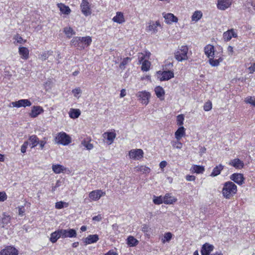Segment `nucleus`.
<instances>
[{
    "label": "nucleus",
    "instance_id": "obj_51",
    "mask_svg": "<svg viewBox=\"0 0 255 255\" xmlns=\"http://www.w3.org/2000/svg\"><path fill=\"white\" fill-rule=\"evenodd\" d=\"M65 207H67L68 203L62 201L57 202L55 204V208L58 209H61Z\"/></svg>",
    "mask_w": 255,
    "mask_h": 255
},
{
    "label": "nucleus",
    "instance_id": "obj_10",
    "mask_svg": "<svg viewBox=\"0 0 255 255\" xmlns=\"http://www.w3.org/2000/svg\"><path fill=\"white\" fill-rule=\"evenodd\" d=\"M11 105L13 107H26L30 106L31 105V102L28 99H22L18 101L12 102Z\"/></svg>",
    "mask_w": 255,
    "mask_h": 255
},
{
    "label": "nucleus",
    "instance_id": "obj_31",
    "mask_svg": "<svg viewBox=\"0 0 255 255\" xmlns=\"http://www.w3.org/2000/svg\"><path fill=\"white\" fill-rule=\"evenodd\" d=\"M154 91L156 96L161 100L163 99L165 94L164 89L160 86H157L155 88Z\"/></svg>",
    "mask_w": 255,
    "mask_h": 255
},
{
    "label": "nucleus",
    "instance_id": "obj_4",
    "mask_svg": "<svg viewBox=\"0 0 255 255\" xmlns=\"http://www.w3.org/2000/svg\"><path fill=\"white\" fill-rule=\"evenodd\" d=\"M188 48L187 46H181L175 53V58L178 61L188 59Z\"/></svg>",
    "mask_w": 255,
    "mask_h": 255
},
{
    "label": "nucleus",
    "instance_id": "obj_2",
    "mask_svg": "<svg viewBox=\"0 0 255 255\" xmlns=\"http://www.w3.org/2000/svg\"><path fill=\"white\" fill-rule=\"evenodd\" d=\"M237 186L233 182L229 181L225 183L222 194L225 198L230 199L237 193Z\"/></svg>",
    "mask_w": 255,
    "mask_h": 255
},
{
    "label": "nucleus",
    "instance_id": "obj_8",
    "mask_svg": "<svg viewBox=\"0 0 255 255\" xmlns=\"http://www.w3.org/2000/svg\"><path fill=\"white\" fill-rule=\"evenodd\" d=\"M62 238H75L77 236L76 231L73 229H60Z\"/></svg>",
    "mask_w": 255,
    "mask_h": 255
},
{
    "label": "nucleus",
    "instance_id": "obj_46",
    "mask_svg": "<svg viewBox=\"0 0 255 255\" xmlns=\"http://www.w3.org/2000/svg\"><path fill=\"white\" fill-rule=\"evenodd\" d=\"M172 237V235L171 233L168 232L166 233L163 239H162V242L163 243H165L166 242H169Z\"/></svg>",
    "mask_w": 255,
    "mask_h": 255
},
{
    "label": "nucleus",
    "instance_id": "obj_25",
    "mask_svg": "<svg viewBox=\"0 0 255 255\" xmlns=\"http://www.w3.org/2000/svg\"><path fill=\"white\" fill-rule=\"evenodd\" d=\"M57 7L59 8L61 13L65 15L69 14L71 11L68 6H67L62 3H58Z\"/></svg>",
    "mask_w": 255,
    "mask_h": 255
},
{
    "label": "nucleus",
    "instance_id": "obj_27",
    "mask_svg": "<svg viewBox=\"0 0 255 255\" xmlns=\"http://www.w3.org/2000/svg\"><path fill=\"white\" fill-rule=\"evenodd\" d=\"M185 134V129L183 127H180L175 132V137L176 139H181Z\"/></svg>",
    "mask_w": 255,
    "mask_h": 255
},
{
    "label": "nucleus",
    "instance_id": "obj_20",
    "mask_svg": "<svg viewBox=\"0 0 255 255\" xmlns=\"http://www.w3.org/2000/svg\"><path fill=\"white\" fill-rule=\"evenodd\" d=\"M43 112V110L40 106H33L32 108L31 113L29 114V116L31 118H36Z\"/></svg>",
    "mask_w": 255,
    "mask_h": 255
},
{
    "label": "nucleus",
    "instance_id": "obj_38",
    "mask_svg": "<svg viewBox=\"0 0 255 255\" xmlns=\"http://www.w3.org/2000/svg\"><path fill=\"white\" fill-rule=\"evenodd\" d=\"M191 170L193 172L198 174L202 173L204 171V167L202 166L194 165L192 167Z\"/></svg>",
    "mask_w": 255,
    "mask_h": 255
},
{
    "label": "nucleus",
    "instance_id": "obj_58",
    "mask_svg": "<svg viewBox=\"0 0 255 255\" xmlns=\"http://www.w3.org/2000/svg\"><path fill=\"white\" fill-rule=\"evenodd\" d=\"M102 217L101 215H98L97 216H94L93 217L92 219L93 221L99 222L102 219Z\"/></svg>",
    "mask_w": 255,
    "mask_h": 255
},
{
    "label": "nucleus",
    "instance_id": "obj_26",
    "mask_svg": "<svg viewBox=\"0 0 255 255\" xmlns=\"http://www.w3.org/2000/svg\"><path fill=\"white\" fill-rule=\"evenodd\" d=\"M112 20L115 22L120 24L125 21L124 14L122 12H117L116 13V15L113 18Z\"/></svg>",
    "mask_w": 255,
    "mask_h": 255
},
{
    "label": "nucleus",
    "instance_id": "obj_54",
    "mask_svg": "<svg viewBox=\"0 0 255 255\" xmlns=\"http://www.w3.org/2000/svg\"><path fill=\"white\" fill-rule=\"evenodd\" d=\"M7 199V195L4 192H0V201L3 202Z\"/></svg>",
    "mask_w": 255,
    "mask_h": 255
},
{
    "label": "nucleus",
    "instance_id": "obj_28",
    "mask_svg": "<svg viewBox=\"0 0 255 255\" xmlns=\"http://www.w3.org/2000/svg\"><path fill=\"white\" fill-rule=\"evenodd\" d=\"M60 238H62L60 233V230H58L51 234L50 241L52 243H55Z\"/></svg>",
    "mask_w": 255,
    "mask_h": 255
},
{
    "label": "nucleus",
    "instance_id": "obj_53",
    "mask_svg": "<svg viewBox=\"0 0 255 255\" xmlns=\"http://www.w3.org/2000/svg\"><path fill=\"white\" fill-rule=\"evenodd\" d=\"M212 108V104L211 102L208 101L204 105V110L205 111H209Z\"/></svg>",
    "mask_w": 255,
    "mask_h": 255
},
{
    "label": "nucleus",
    "instance_id": "obj_43",
    "mask_svg": "<svg viewBox=\"0 0 255 255\" xmlns=\"http://www.w3.org/2000/svg\"><path fill=\"white\" fill-rule=\"evenodd\" d=\"M138 241L133 237L129 236L128 238V244L130 247L136 246L138 243Z\"/></svg>",
    "mask_w": 255,
    "mask_h": 255
},
{
    "label": "nucleus",
    "instance_id": "obj_23",
    "mask_svg": "<svg viewBox=\"0 0 255 255\" xmlns=\"http://www.w3.org/2000/svg\"><path fill=\"white\" fill-rule=\"evenodd\" d=\"M103 137L107 139L108 144H112L116 137V134L114 132H106L103 134Z\"/></svg>",
    "mask_w": 255,
    "mask_h": 255
},
{
    "label": "nucleus",
    "instance_id": "obj_18",
    "mask_svg": "<svg viewBox=\"0 0 255 255\" xmlns=\"http://www.w3.org/2000/svg\"><path fill=\"white\" fill-rule=\"evenodd\" d=\"M204 52L208 58L214 57L215 48L213 45L211 44L206 45L204 48Z\"/></svg>",
    "mask_w": 255,
    "mask_h": 255
},
{
    "label": "nucleus",
    "instance_id": "obj_37",
    "mask_svg": "<svg viewBox=\"0 0 255 255\" xmlns=\"http://www.w3.org/2000/svg\"><path fill=\"white\" fill-rule=\"evenodd\" d=\"M29 140L32 144L31 148L35 147L39 143V139L35 135L30 136Z\"/></svg>",
    "mask_w": 255,
    "mask_h": 255
},
{
    "label": "nucleus",
    "instance_id": "obj_36",
    "mask_svg": "<svg viewBox=\"0 0 255 255\" xmlns=\"http://www.w3.org/2000/svg\"><path fill=\"white\" fill-rule=\"evenodd\" d=\"M214 57L209 58V62L210 64L213 67L218 66L220 63L223 61L222 58H219L218 59H214Z\"/></svg>",
    "mask_w": 255,
    "mask_h": 255
},
{
    "label": "nucleus",
    "instance_id": "obj_56",
    "mask_svg": "<svg viewBox=\"0 0 255 255\" xmlns=\"http://www.w3.org/2000/svg\"><path fill=\"white\" fill-rule=\"evenodd\" d=\"M18 214H19V215H20L21 216H23V213L25 212L24 207L22 206L18 207Z\"/></svg>",
    "mask_w": 255,
    "mask_h": 255
},
{
    "label": "nucleus",
    "instance_id": "obj_52",
    "mask_svg": "<svg viewBox=\"0 0 255 255\" xmlns=\"http://www.w3.org/2000/svg\"><path fill=\"white\" fill-rule=\"evenodd\" d=\"M82 144L84 146H85L88 150H91L93 148V145L92 143H91L86 140L82 141Z\"/></svg>",
    "mask_w": 255,
    "mask_h": 255
},
{
    "label": "nucleus",
    "instance_id": "obj_63",
    "mask_svg": "<svg viewBox=\"0 0 255 255\" xmlns=\"http://www.w3.org/2000/svg\"><path fill=\"white\" fill-rule=\"evenodd\" d=\"M166 165L167 162L165 161H162L159 164V166L161 168L163 169L166 166Z\"/></svg>",
    "mask_w": 255,
    "mask_h": 255
},
{
    "label": "nucleus",
    "instance_id": "obj_48",
    "mask_svg": "<svg viewBox=\"0 0 255 255\" xmlns=\"http://www.w3.org/2000/svg\"><path fill=\"white\" fill-rule=\"evenodd\" d=\"M184 120V115L182 114L179 115L177 117V125L180 127H183V121Z\"/></svg>",
    "mask_w": 255,
    "mask_h": 255
},
{
    "label": "nucleus",
    "instance_id": "obj_45",
    "mask_svg": "<svg viewBox=\"0 0 255 255\" xmlns=\"http://www.w3.org/2000/svg\"><path fill=\"white\" fill-rule=\"evenodd\" d=\"M153 202L156 205H160L162 203H164L163 198L161 196L158 197L154 196Z\"/></svg>",
    "mask_w": 255,
    "mask_h": 255
},
{
    "label": "nucleus",
    "instance_id": "obj_32",
    "mask_svg": "<svg viewBox=\"0 0 255 255\" xmlns=\"http://www.w3.org/2000/svg\"><path fill=\"white\" fill-rule=\"evenodd\" d=\"M163 198L164 203L166 204H171L176 201V199L169 194H166Z\"/></svg>",
    "mask_w": 255,
    "mask_h": 255
},
{
    "label": "nucleus",
    "instance_id": "obj_47",
    "mask_svg": "<svg viewBox=\"0 0 255 255\" xmlns=\"http://www.w3.org/2000/svg\"><path fill=\"white\" fill-rule=\"evenodd\" d=\"M245 102L247 104H250L255 106V97L249 96L245 98Z\"/></svg>",
    "mask_w": 255,
    "mask_h": 255
},
{
    "label": "nucleus",
    "instance_id": "obj_14",
    "mask_svg": "<svg viewBox=\"0 0 255 255\" xmlns=\"http://www.w3.org/2000/svg\"><path fill=\"white\" fill-rule=\"evenodd\" d=\"M162 14L165 19V22L167 24H170L173 22H177L178 21V18L172 13H163Z\"/></svg>",
    "mask_w": 255,
    "mask_h": 255
},
{
    "label": "nucleus",
    "instance_id": "obj_15",
    "mask_svg": "<svg viewBox=\"0 0 255 255\" xmlns=\"http://www.w3.org/2000/svg\"><path fill=\"white\" fill-rule=\"evenodd\" d=\"M18 251L14 247H7L0 252V255H17Z\"/></svg>",
    "mask_w": 255,
    "mask_h": 255
},
{
    "label": "nucleus",
    "instance_id": "obj_22",
    "mask_svg": "<svg viewBox=\"0 0 255 255\" xmlns=\"http://www.w3.org/2000/svg\"><path fill=\"white\" fill-rule=\"evenodd\" d=\"M18 52L22 59L26 60L29 58V50L26 47H19Z\"/></svg>",
    "mask_w": 255,
    "mask_h": 255
},
{
    "label": "nucleus",
    "instance_id": "obj_12",
    "mask_svg": "<svg viewBox=\"0 0 255 255\" xmlns=\"http://www.w3.org/2000/svg\"><path fill=\"white\" fill-rule=\"evenodd\" d=\"M158 26H161L159 21H156L155 22L154 21H150L148 23V25L147 26L146 30L147 32L155 33L158 31L157 27Z\"/></svg>",
    "mask_w": 255,
    "mask_h": 255
},
{
    "label": "nucleus",
    "instance_id": "obj_49",
    "mask_svg": "<svg viewBox=\"0 0 255 255\" xmlns=\"http://www.w3.org/2000/svg\"><path fill=\"white\" fill-rule=\"evenodd\" d=\"M131 61V58L129 57L125 58L123 59V61L120 65L121 69H124L125 66L127 65Z\"/></svg>",
    "mask_w": 255,
    "mask_h": 255
},
{
    "label": "nucleus",
    "instance_id": "obj_24",
    "mask_svg": "<svg viewBox=\"0 0 255 255\" xmlns=\"http://www.w3.org/2000/svg\"><path fill=\"white\" fill-rule=\"evenodd\" d=\"M99 240V236L97 235H90L84 239L86 244H91L97 242Z\"/></svg>",
    "mask_w": 255,
    "mask_h": 255
},
{
    "label": "nucleus",
    "instance_id": "obj_41",
    "mask_svg": "<svg viewBox=\"0 0 255 255\" xmlns=\"http://www.w3.org/2000/svg\"><path fill=\"white\" fill-rule=\"evenodd\" d=\"M202 16V13L201 11H196L192 16V20L193 21H197Z\"/></svg>",
    "mask_w": 255,
    "mask_h": 255
},
{
    "label": "nucleus",
    "instance_id": "obj_5",
    "mask_svg": "<svg viewBox=\"0 0 255 255\" xmlns=\"http://www.w3.org/2000/svg\"><path fill=\"white\" fill-rule=\"evenodd\" d=\"M157 75L161 81H167L174 77V73L172 70H165L157 72Z\"/></svg>",
    "mask_w": 255,
    "mask_h": 255
},
{
    "label": "nucleus",
    "instance_id": "obj_42",
    "mask_svg": "<svg viewBox=\"0 0 255 255\" xmlns=\"http://www.w3.org/2000/svg\"><path fill=\"white\" fill-rule=\"evenodd\" d=\"M52 51H44L39 56V58L42 61H44L48 58L49 55H52Z\"/></svg>",
    "mask_w": 255,
    "mask_h": 255
},
{
    "label": "nucleus",
    "instance_id": "obj_60",
    "mask_svg": "<svg viewBox=\"0 0 255 255\" xmlns=\"http://www.w3.org/2000/svg\"><path fill=\"white\" fill-rule=\"evenodd\" d=\"M141 231L144 233H147L148 231V227L147 225L144 224L141 228Z\"/></svg>",
    "mask_w": 255,
    "mask_h": 255
},
{
    "label": "nucleus",
    "instance_id": "obj_11",
    "mask_svg": "<svg viewBox=\"0 0 255 255\" xmlns=\"http://www.w3.org/2000/svg\"><path fill=\"white\" fill-rule=\"evenodd\" d=\"M81 9L82 13L85 16H88L91 14L90 4L88 0H82L81 4Z\"/></svg>",
    "mask_w": 255,
    "mask_h": 255
},
{
    "label": "nucleus",
    "instance_id": "obj_57",
    "mask_svg": "<svg viewBox=\"0 0 255 255\" xmlns=\"http://www.w3.org/2000/svg\"><path fill=\"white\" fill-rule=\"evenodd\" d=\"M173 64L172 63L167 61L165 65V70H168L170 68L172 67Z\"/></svg>",
    "mask_w": 255,
    "mask_h": 255
},
{
    "label": "nucleus",
    "instance_id": "obj_21",
    "mask_svg": "<svg viewBox=\"0 0 255 255\" xmlns=\"http://www.w3.org/2000/svg\"><path fill=\"white\" fill-rule=\"evenodd\" d=\"M229 164L237 169H242L244 166V162L238 158L231 160Z\"/></svg>",
    "mask_w": 255,
    "mask_h": 255
},
{
    "label": "nucleus",
    "instance_id": "obj_62",
    "mask_svg": "<svg viewBox=\"0 0 255 255\" xmlns=\"http://www.w3.org/2000/svg\"><path fill=\"white\" fill-rule=\"evenodd\" d=\"M249 69L250 70V73L255 72V62L249 68Z\"/></svg>",
    "mask_w": 255,
    "mask_h": 255
},
{
    "label": "nucleus",
    "instance_id": "obj_59",
    "mask_svg": "<svg viewBox=\"0 0 255 255\" xmlns=\"http://www.w3.org/2000/svg\"><path fill=\"white\" fill-rule=\"evenodd\" d=\"M186 179L187 181H194L195 180V176L193 175H188L186 176Z\"/></svg>",
    "mask_w": 255,
    "mask_h": 255
},
{
    "label": "nucleus",
    "instance_id": "obj_9",
    "mask_svg": "<svg viewBox=\"0 0 255 255\" xmlns=\"http://www.w3.org/2000/svg\"><path fill=\"white\" fill-rule=\"evenodd\" d=\"M105 195V192L101 190H96L90 192L89 197L92 200L98 201L101 197L104 196Z\"/></svg>",
    "mask_w": 255,
    "mask_h": 255
},
{
    "label": "nucleus",
    "instance_id": "obj_64",
    "mask_svg": "<svg viewBox=\"0 0 255 255\" xmlns=\"http://www.w3.org/2000/svg\"><path fill=\"white\" fill-rule=\"evenodd\" d=\"M105 255H118V254L113 251H110Z\"/></svg>",
    "mask_w": 255,
    "mask_h": 255
},
{
    "label": "nucleus",
    "instance_id": "obj_44",
    "mask_svg": "<svg viewBox=\"0 0 255 255\" xmlns=\"http://www.w3.org/2000/svg\"><path fill=\"white\" fill-rule=\"evenodd\" d=\"M180 139H176V140H172L171 142L172 146L177 149H181L182 147V143L180 141Z\"/></svg>",
    "mask_w": 255,
    "mask_h": 255
},
{
    "label": "nucleus",
    "instance_id": "obj_16",
    "mask_svg": "<svg viewBox=\"0 0 255 255\" xmlns=\"http://www.w3.org/2000/svg\"><path fill=\"white\" fill-rule=\"evenodd\" d=\"M231 179L239 185H242L244 183L243 175L241 173H234L231 176Z\"/></svg>",
    "mask_w": 255,
    "mask_h": 255
},
{
    "label": "nucleus",
    "instance_id": "obj_50",
    "mask_svg": "<svg viewBox=\"0 0 255 255\" xmlns=\"http://www.w3.org/2000/svg\"><path fill=\"white\" fill-rule=\"evenodd\" d=\"M72 93L74 96L76 98H79V95L82 93V90L79 87H77L72 91Z\"/></svg>",
    "mask_w": 255,
    "mask_h": 255
},
{
    "label": "nucleus",
    "instance_id": "obj_19",
    "mask_svg": "<svg viewBox=\"0 0 255 255\" xmlns=\"http://www.w3.org/2000/svg\"><path fill=\"white\" fill-rule=\"evenodd\" d=\"M214 249V246L209 244H205L201 249L202 255H209Z\"/></svg>",
    "mask_w": 255,
    "mask_h": 255
},
{
    "label": "nucleus",
    "instance_id": "obj_61",
    "mask_svg": "<svg viewBox=\"0 0 255 255\" xmlns=\"http://www.w3.org/2000/svg\"><path fill=\"white\" fill-rule=\"evenodd\" d=\"M15 40L17 41V42L19 43H22L23 40L21 36H19V35H17L15 37Z\"/></svg>",
    "mask_w": 255,
    "mask_h": 255
},
{
    "label": "nucleus",
    "instance_id": "obj_39",
    "mask_svg": "<svg viewBox=\"0 0 255 255\" xmlns=\"http://www.w3.org/2000/svg\"><path fill=\"white\" fill-rule=\"evenodd\" d=\"M3 217L1 218V224H0V226L2 228H4L5 225L10 223V217L9 216H6L5 214L3 215Z\"/></svg>",
    "mask_w": 255,
    "mask_h": 255
},
{
    "label": "nucleus",
    "instance_id": "obj_29",
    "mask_svg": "<svg viewBox=\"0 0 255 255\" xmlns=\"http://www.w3.org/2000/svg\"><path fill=\"white\" fill-rule=\"evenodd\" d=\"M63 32L69 38H71L73 35L76 34V32L72 27L70 26L64 27L63 29Z\"/></svg>",
    "mask_w": 255,
    "mask_h": 255
},
{
    "label": "nucleus",
    "instance_id": "obj_35",
    "mask_svg": "<svg viewBox=\"0 0 255 255\" xmlns=\"http://www.w3.org/2000/svg\"><path fill=\"white\" fill-rule=\"evenodd\" d=\"M53 172L56 174H59L64 172L66 168L60 164L53 165L52 167Z\"/></svg>",
    "mask_w": 255,
    "mask_h": 255
},
{
    "label": "nucleus",
    "instance_id": "obj_55",
    "mask_svg": "<svg viewBox=\"0 0 255 255\" xmlns=\"http://www.w3.org/2000/svg\"><path fill=\"white\" fill-rule=\"evenodd\" d=\"M28 144V141H25L21 147V151L22 153H25Z\"/></svg>",
    "mask_w": 255,
    "mask_h": 255
},
{
    "label": "nucleus",
    "instance_id": "obj_30",
    "mask_svg": "<svg viewBox=\"0 0 255 255\" xmlns=\"http://www.w3.org/2000/svg\"><path fill=\"white\" fill-rule=\"evenodd\" d=\"M224 169V166L220 164L219 165L216 166L214 168L212 172L211 173L210 176L212 177H215L218 175H219L221 173V171Z\"/></svg>",
    "mask_w": 255,
    "mask_h": 255
},
{
    "label": "nucleus",
    "instance_id": "obj_17",
    "mask_svg": "<svg viewBox=\"0 0 255 255\" xmlns=\"http://www.w3.org/2000/svg\"><path fill=\"white\" fill-rule=\"evenodd\" d=\"M238 36L237 33L235 32L233 29L228 30L225 32L223 34V38L225 41L230 40L232 37H237Z\"/></svg>",
    "mask_w": 255,
    "mask_h": 255
},
{
    "label": "nucleus",
    "instance_id": "obj_40",
    "mask_svg": "<svg viewBox=\"0 0 255 255\" xmlns=\"http://www.w3.org/2000/svg\"><path fill=\"white\" fill-rule=\"evenodd\" d=\"M150 66V62L147 60H144L141 63V70L143 71H147L149 70Z\"/></svg>",
    "mask_w": 255,
    "mask_h": 255
},
{
    "label": "nucleus",
    "instance_id": "obj_13",
    "mask_svg": "<svg viewBox=\"0 0 255 255\" xmlns=\"http://www.w3.org/2000/svg\"><path fill=\"white\" fill-rule=\"evenodd\" d=\"M232 3V0H218L217 7L220 10H224L229 7Z\"/></svg>",
    "mask_w": 255,
    "mask_h": 255
},
{
    "label": "nucleus",
    "instance_id": "obj_3",
    "mask_svg": "<svg viewBox=\"0 0 255 255\" xmlns=\"http://www.w3.org/2000/svg\"><path fill=\"white\" fill-rule=\"evenodd\" d=\"M55 142L57 144L67 145L71 142V137L64 132L58 133L55 137Z\"/></svg>",
    "mask_w": 255,
    "mask_h": 255
},
{
    "label": "nucleus",
    "instance_id": "obj_7",
    "mask_svg": "<svg viewBox=\"0 0 255 255\" xmlns=\"http://www.w3.org/2000/svg\"><path fill=\"white\" fill-rule=\"evenodd\" d=\"M129 156L130 159L139 160L143 156V150L141 149H134L129 151Z\"/></svg>",
    "mask_w": 255,
    "mask_h": 255
},
{
    "label": "nucleus",
    "instance_id": "obj_6",
    "mask_svg": "<svg viewBox=\"0 0 255 255\" xmlns=\"http://www.w3.org/2000/svg\"><path fill=\"white\" fill-rule=\"evenodd\" d=\"M136 96L142 104L146 105L149 103L150 94L149 92L146 91H141L136 94Z\"/></svg>",
    "mask_w": 255,
    "mask_h": 255
},
{
    "label": "nucleus",
    "instance_id": "obj_34",
    "mask_svg": "<svg viewBox=\"0 0 255 255\" xmlns=\"http://www.w3.org/2000/svg\"><path fill=\"white\" fill-rule=\"evenodd\" d=\"M81 114V112L79 109H71L69 115L71 119L78 118Z\"/></svg>",
    "mask_w": 255,
    "mask_h": 255
},
{
    "label": "nucleus",
    "instance_id": "obj_1",
    "mask_svg": "<svg viewBox=\"0 0 255 255\" xmlns=\"http://www.w3.org/2000/svg\"><path fill=\"white\" fill-rule=\"evenodd\" d=\"M92 42V38L90 36L75 37L71 41V44L77 47L78 49L82 50L89 46Z\"/></svg>",
    "mask_w": 255,
    "mask_h": 255
},
{
    "label": "nucleus",
    "instance_id": "obj_33",
    "mask_svg": "<svg viewBox=\"0 0 255 255\" xmlns=\"http://www.w3.org/2000/svg\"><path fill=\"white\" fill-rule=\"evenodd\" d=\"M134 171L136 172H141L142 173H148L150 172V169L149 167L144 166L140 165L136 166L134 168Z\"/></svg>",
    "mask_w": 255,
    "mask_h": 255
}]
</instances>
